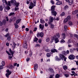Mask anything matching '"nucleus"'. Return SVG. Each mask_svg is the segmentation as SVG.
I'll list each match as a JSON object with an SVG mask.
<instances>
[{
  "label": "nucleus",
  "mask_w": 78,
  "mask_h": 78,
  "mask_svg": "<svg viewBox=\"0 0 78 78\" xmlns=\"http://www.w3.org/2000/svg\"><path fill=\"white\" fill-rule=\"evenodd\" d=\"M74 37H76V38H77V39H78V35L75 34L74 35Z\"/></svg>",
  "instance_id": "nucleus-47"
},
{
  "label": "nucleus",
  "mask_w": 78,
  "mask_h": 78,
  "mask_svg": "<svg viewBox=\"0 0 78 78\" xmlns=\"http://www.w3.org/2000/svg\"><path fill=\"white\" fill-rule=\"evenodd\" d=\"M55 27L54 25L53 24H51L50 28H53Z\"/></svg>",
  "instance_id": "nucleus-32"
},
{
  "label": "nucleus",
  "mask_w": 78,
  "mask_h": 78,
  "mask_svg": "<svg viewBox=\"0 0 78 78\" xmlns=\"http://www.w3.org/2000/svg\"><path fill=\"white\" fill-rule=\"evenodd\" d=\"M40 22L41 23H45V21H44V20L42 19H41Z\"/></svg>",
  "instance_id": "nucleus-22"
},
{
  "label": "nucleus",
  "mask_w": 78,
  "mask_h": 78,
  "mask_svg": "<svg viewBox=\"0 0 78 78\" xmlns=\"http://www.w3.org/2000/svg\"><path fill=\"white\" fill-rule=\"evenodd\" d=\"M34 42H36V41H38V38L35 37L34 39Z\"/></svg>",
  "instance_id": "nucleus-33"
},
{
  "label": "nucleus",
  "mask_w": 78,
  "mask_h": 78,
  "mask_svg": "<svg viewBox=\"0 0 78 78\" xmlns=\"http://www.w3.org/2000/svg\"><path fill=\"white\" fill-rule=\"evenodd\" d=\"M54 41H55V44L58 43V42H59V40H58V38L57 37H56L55 38Z\"/></svg>",
  "instance_id": "nucleus-13"
},
{
  "label": "nucleus",
  "mask_w": 78,
  "mask_h": 78,
  "mask_svg": "<svg viewBox=\"0 0 78 78\" xmlns=\"http://www.w3.org/2000/svg\"><path fill=\"white\" fill-rule=\"evenodd\" d=\"M51 52H52L53 53H55V52H58V51L56 50V49H53L51 50Z\"/></svg>",
  "instance_id": "nucleus-15"
},
{
  "label": "nucleus",
  "mask_w": 78,
  "mask_h": 78,
  "mask_svg": "<svg viewBox=\"0 0 78 78\" xmlns=\"http://www.w3.org/2000/svg\"><path fill=\"white\" fill-rule=\"evenodd\" d=\"M3 23H4V25H5L6 24V20H4L3 21Z\"/></svg>",
  "instance_id": "nucleus-39"
},
{
  "label": "nucleus",
  "mask_w": 78,
  "mask_h": 78,
  "mask_svg": "<svg viewBox=\"0 0 78 78\" xmlns=\"http://www.w3.org/2000/svg\"><path fill=\"white\" fill-rule=\"evenodd\" d=\"M55 6H52L51 7V11H55Z\"/></svg>",
  "instance_id": "nucleus-14"
},
{
  "label": "nucleus",
  "mask_w": 78,
  "mask_h": 78,
  "mask_svg": "<svg viewBox=\"0 0 78 78\" xmlns=\"http://www.w3.org/2000/svg\"><path fill=\"white\" fill-rule=\"evenodd\" d=\"M69 7L68 5H66L64 7V9H68Z\"/></svg>",
  "instance_id": "nucleus-44"
},
{
  "label": "nucleus",
  "mask_w": 78,
  "mask_h": 78,
  "mask_svg": "<svg viewBox=\"0 0 78 78\" xmlns=\"http://www.w3.org/2000/svg\"><path fill=\"white\" fill-rule=\"evenodd\" d=\"M40 47V45H39V44H37L36 46H35V47Z\"/></svg>",
  "instance_id": "nucleus-53"
},
{
  "label": "nucleus",
  "mask_w": 78,
  "mask_h": 78,
  "mask_svg": "<svg viewBox=\"0 0 78 78\" xmlns=\"http://www.w3.org/2000/svg\"><path fill=\"white\" fill-rule=\"evenodd\" d=\"M9 51L10 52L12 56H13V54H14V52H13V51H12L11 49H9Z\"/></svg>",
  "instance_id": "nucleus-20"
},
{
  "label": "nucleus",
  "mask_w": 78,
  "mask_h": 78,
  "mask_svg": "<svg viewBox=\"0 0 78 78\" xmlns=\"http://www.w3.org/2000/svg\"><path fill=\"white\" fill-rule=\"evenodd\" d=\"M23 47L25 49L27 48V42L25 41L24 44H23Z\"/></svg>",
  "instance_id": "nucleus-8"
},
{
  "label": "nucleus",
  "mask_w": 78,
  "mask_h": 78,
  "mask_svg": "<svg viewBox=\"0 0 78 78\" xmlns=\"http://www.w3.org/2000/svg\"><path fill=\"white\" fill-rule=\"evenodd\" d=\"M68 58L69 59H74L75 58V56L71 54L69 56Z\"/></svg>",
  "instance_id": "nucleus-5"
},
{
  "label": "nucleus",
  "mask_w": 78,
  "mask_h": 78,
  "mask_svg": "<svg viewBox=\"0 0 78 78\" xmlns=\"http://www.w3.org/2000/svg\"><path fill=\"white\" fill-rule=\"evenodd\" d=\"M63 69L64 70H67V66L66 65H65L63 66Z\"/></svg>",
  "instance_id": "nucleus-21"
},
{
  "label": "nucleus",
  "mask_w": 78,
  "mask_h": 78,
  "mask_svg": "<svg viewBox=\"0 0 78 78\" xmlns=\"http://www.w3.org/2000/svg\"><path fill=\"white\" fill-rule=\"evenodd\" d=\"M51 3H52V4H55V2H54V1H51Z\"/></svg>",
  "instance_id": "nucleus-59"
},
{
  "label": "nucleus",
  "mask_w": 78,
  "mask_h": 78,
  "mask_svg": "<svg viewBox=\"0 0 78 78\" xmlns=\"http://www.w3.org/2000/svg\"><path fill=\"white\" fill-rule=\"evenodd\" d=\"M64 76H66V77H68V76H69V75L68 74H65L64 75Z\"/></svg>",
  "instance_id": "nucleus-43"
},
{
  "label": "nucleus",
  "mask_w": 78,
  "mask_h": 78,
  "mask_svg": "<svg viewBox=\"0 0 78 78\" xmlns=\"http://www.w3.org/2000/svg\"><path fill=\"white\" fill-rule=\"evenodd\" d=\"M62 4V2L61 1H58L56 3L57 5H60Z\"/></svg>",
  "instance_id": "nucleus-17"
},
{
  "label": "nucleus",
  "mask_w": 78,
  "mask_h": 78,
  "mask_svg": "<svg viewBox=\"0 0 78 78\" xmlns=\"http://www.w3.org/2000/svg\"><path fill=\"white\" fill-rule=\"evenodd\" d=\"M55 20V17H54V18H53V17H52V16H50L49 17L50 22H48V24H51V23L53 22V20Z\"/></svg>",
  "instance_id": "nucleus-2"
},
{
  "label": "nucleus",
  "mask_w": 78,
  "mask_h": 78,
  "mask_svg": "<svg viewBox=\"0 0 78 78\" xmlns=\"http://www.w3.org/2000/svg\"><path fill=\"white\" fill-rule=\"evenodd\" d=\"M7 39L8 41H10L11 40V37H7Z\"/></svg>",
  "instance_id": "nucleus-52"
},
{
  "label": "nucleus",
  "mask_w": 78,
  "mask_h": 78,
  "mask_svg": "<svg viewBox=\"0 0 78 78\" xmlns=\"http://www.w3.org/2000/svg\"><path fill=\"white\" fill-rule=\"evenodd\" d=\"M29 54L30 57H31V56H32L33 55V53L32 52V51H30Z\"/></svg>",
  "instance_id": "nucleus-18"
},
{
  "label": "nucleus",
  "mask_w": 78,
  "mask_h": 78,
  "mask_svg": "<svg viewBox=\"0 0 78 78\" xmlns=\"http://www.w3.org/2000/svg\"><path fill=\"white\" fill-rule=\"evenodd\" d=\"M55 77L56 78H58L59 77V76L58 74H57L56 76H55Z\"/></svg>",
  "instance_id": "nucleus-51"
},
{
  "label": "nucleus",
  "mask_w": 78,
  "mask_h": 78,
  "mask_svg": "<svg viewBox=\"0 0 78 78\" xmlns=\"http://www.w3.org/2000/svg\"><path fill=\"white\" fill-rule=\"evenodd\" d=\"M7 5H9V6H11V2H10L9 1L8 2V4H7Z\"/></svg>",
  "instance_id": "nucleus-45"
},
{
  "label": "nucleus",
  "mask_w": 78,
  "mask_h": 78,
  "mask_svg": "<svg viewBox=\"0 0 78 78\" xmlns=\"http://www.w3.org/2000/svg\"><path fill=\"white\" fill-rule=\"evenodd\" d=\"M64 31H67V25H65L64 27Z\"/></svg>",
  "instance_id": "nucleus-24"
},
{
  "label": "nucleus",
  "mask_w": 78,
  "mask_h": 78,
  "mask_svg": "<svg viewBox=\"0 0 78 78\" xmlns=\"http://www.w3.org/2000/svg\"><path fill=\"white\" fill-rule=\"evenodd\" d=\"M51 13L52 14V15L54 16H56L57 14V12H56L55 11H52L51 12Z\"/></svg>",
  "instance_id": "nucleus-7"
},
{
  "label": "nucleus",
  "mask_w": 78,
  "mask_h": 78,
  "mask_svg": "<svg viewBox=\"0 0 78 78\" xmlns=\"http://www.w3.org/2000/svg\"><path fill=\"white\" fill-rule=\"evenodd\" d=\"M37 27H36L34 30V31H36V30H37Z\"/></svg>",
  "instance_id": "nucleus-57"
},
{
  "label": "nucleus",
  "mask_w": 78,
  "mask_h": 78,
  "mask_svg": "<svg viewBox=\"0 0 78 78\" xmlns=\"http://www.w3.org/2000/svg\"><path fill=\"white\" fill-rule=\"evenodd\" d=\"M59 56L60 58H61L62 60H63L64 58H65V56L64 55H62L61 54H60L59 55Z\"/></svg>",
  "instance_id": "nucleus-9"
},
{
  "label": "nucleus",
  "mask_w": 78,
  "mask_h": 78,
  "mask_svg": "<svg viewBox=\"0 0 78 78\" xmlns=\"http://www.w3.org/2000/svg\"><path fill=\"white\" fill-rule=\"evenodd\" d=\"M9 36V33L7 34L5 36V37H7Z\"/></svg>",
  "instance_id": "nucleus-46"
},
{
  "label": "nucleus",
  "mask_w": 78,
  "mask_h": 78,
  "mask_svg": "<svg viewBox=\"0 0 78 78\" xmlns=\"http://www.w3.org/2000/svg\"><path fill=\"white\" fill-rule=\"evenodd\" d=\"M48 70L49 72L50 73H53L54 72V71L53 70V69L52 68H50L48 69Z\"/></svg>",
  "instance_id": "nucleus-11"
},
{
  "label": "nucleus",
  "mask_w": 78,
  "mask_h": 78,
  "mask_svg": "<svg viewBox=\"0 0 78 78\" xmlns=\"http://www.w3.org/2000/svg\"><path fill=\"white\" fill-rule=\"evenodd\" d=\"M11 3H12V4L13 5H14V6H15L16 4V8H17L19 6V3H17V2H16V1L15 0H12L11 1Z\"/></svg>",
  "instance_id": "nucleus-1"
},
{
  "label": "nucleus",
  "mask_w": 78,
  "mask_h": 78,
  "mask_svg": "<svg viewBox=\"0 0 78 78\" xmlns=\"http://www.w3.org/2000/svg\"><path fill=\"white\" fill-rule=\"evenodd\" d=\"M12 56H9V58L10 60H11V59H12Z\"/></svg>",
  "instance_id": "nucleus-55"
},
{
  "label": "nucleus",
  "mask_w": 78,
  "mask_h": 78,
  "mask_svg": "<svg viewBox=\"0 0 78 78\" xmlns=\"http://www.w3.org/2000/svg\"><path fill=\"white\" fill-rule=\"evenodd\" d=\"M57 61H61V58H57L56 59Z\"/></svg>",
  "instance_id": "nucleus-50"
},
{
  "label": "nucleus",
  "mask_w": 78,
  "mask_h": 78,
  "mask_svg": "<svg viewBox=\"0 0 78 78\" xmlns=\"http://www.w3.org/2000/svg\"><path fill=\"white\" fill-rule=\"evenodd\" d=\"M30 6H29V8L30 9H32L34 6H36L35 4H33V3L31 2L30 3Z\"/></svg>",
  "instance_id": "nucleus-3"
},
{
  "label": "nucleus",
  "mask_w": 78,
  "mask_h": 78,
  "mask_svg": "<svg viewBox=\"0 0 78 78\" xmlns=\"http://www.w3.org/2000/svg\"><path fill=\"white\" fill-rule=\"evenodd\" d=\"M50 38H47L46 39V41L47 42H49V41H50Z\"/></svg>",
  "instance_id": "nucleus-36"
},
{
  "label": "nucleus",
  "mask_w": 78,
  "mask_h": 78,
  "mask_svg": "<svg viewBox=\"0 0 78 78\" xmlns=\"http://www.w3.org/2000/svg\"><path fill=\"white\" fill-rule=\"evenodd\" d=\"M30 58H27L26 59V61L27 62H28L29 61H30Z\"/></svg>",
  "instance_id": "nucleus-49"
},
{
  "label": "nucleus",
  "mask_w": 78,
  "mask_h": 78,
  "mask_svg": "<svg viewBox=\"0 0 78 78\" xmlns=\"http://www.w3.org/2000/svg\"><path fill=\"white\" fill-rule=\"evenodd\" d=\"M44 34L43 33V32H41L40 33V36L41 37H43V36H44Z\"/></svg>",
  "instance_id": "nucleus-23"
},
{
  "label": "nucleus",
  "mask_w": 78,
  "mask_h": 78,
  "mask_svg": "<svg viewBox=\"0 0 78 78\" xmlns=\"http://www.w3.org/2000/svg\"><path fill=\"white\" fill-rule=\"evenodd\" d=\"M78 10H76L74 11L72 13L73 14H77V13H78Z\"/></svg>",
  "instance_id": "nucleus-16"
},
{
  "label": "nucleus",
  "mask_w": 78,
  "mask_h": 78,
  "mask_svg": "<svg viewBox=\"0 0 78 78\" xmlns=\"http://www.w3.org/2000/svg\"><path fill=\"white\" fill-rule=\"evenodd\" d=\"M44 28V25H42L41 24H40L39 25V28L40 29H41V30H43Z\"/></svg>",
  "instance_id": "nucleus-12"
},
{
  "label": "nucleus",
  "mask_w": 78,
  "mask_h": 78,
  "mask_svg": "<svg viewBox=\"0 0 78 78\" xmlns=\"http://www.w3.org/2000/svg\"><path fill=\"white\" fill-rule=\"evenodd\" d=\"M37 67H38V65L37 64H35L34 65V70L35 71L37 70Z\"/></svg>",
  "instance_id": "nucleus-10"
},
{
  "label": "nucleus",
  "mask_w": 78,
  "mask_h": 78,
  "mask_svg": "<svg viewBox=\"0 0 78 78\" xmlns=\"http://www.w3.org/2000/svg\"><path fill=\"white\" fill-rule=\"evenodd\" d=\"M16 43H13L12 46L13 48H14L15 47H16Z\"/></svg>",
  "instance_id": "nucleus-37"
},
{
  "label": "nucleus",
  "mask_w": 78,
  "mask_h": 78,
  "mask_svg": "<svg viewBox=\"0 0 78 78\" xmlns=\"http://www.w3.org/2000/svg\"><path fill=\"white\" fill-rule=\"evenodd\" d=\"M62 35V37L63 39H64L66 38V34L65 33H63Z\"/></svg>",
  "instance_id": "nucleus-19"
},
{
  "label": "nucleus",
  "mask_w": 78,
  "mask_h": 78,
  "mask_svg": "<svg viewBox=\"0 0 78 78\" xmlns=\"http://www.w3.org/2000/svg\"><path fill=\"white\" fill-rule=\"evenodd\" d=\"M3 8L2 7V6L1 5L0 6V11H2L3 10Z\"/></svg>",
  "instance_id": "nucleus-38"
},
{
  "label": "nucleus",
  "mask_w": 78,
  "mask_h": 78,
  "mask_svg": "<svg viewBox=\"0 0 78 78\" xmlns=\"http://www.w3.org/2000/svg\"><path fill=\"white\" fill-rule=\"evenodd\" d=\"M5 8L7 11H8V10H9V9H10V7L8 6H7Z\"/></svg>",
  "instance_id": "nucleus-35"
},
{
  "label": "nucleus",
  "mask_w": 78,
  "mask_h": 78,
  "mask_svg": "<svg viewBox=\"0 0 78 78\" xmlns=\"http://www.w3.org/2000/svg\"><path fill=\"white\" fill-rule=\"evenodd\" d=\"M18 39H21V36H19L18 37Z\"/></svg>",
  "instance_id": "nucleus-64"
},
{
  "label": "nucleus",
  "mask_w": 78,
  "mask_h": 78,
  "mask_svg": "<svg viewBox=\"0 0 78 78\" xmlns=\"http://www.w3.org/2000/svg\"><path fill=\"white\" fill-rule=\"evenodd\" d=\"M61 16H65V12H62L61 14Z\"/></svg>",
  "instance_id": "nucleus-40"
},
{
  "label": "nucleus",
  "mask_w": 78,
  "mask_h": 78,
  "mask_svg": "<svg viewBox=\"0 0 78 78\" xmlns=\"http://www.w3.org/2000/svg\"><path fill=\"white\" fill-rule=\"evenodd\" d=\"M69 25L70 26H72L73 25V23L71 21H70L69 22Z\"/></svg>",
  "instance_id": "nucleus-30"
},
{
  "label": "nucleus",
  "mask_w": 78,
  "mask_h": 78,
  "mask_svg": "<svg viewBox=\"0 0 78 78\" xmlns=\"http://www.w3.org/2000/svg\"><path fill=\"white\" fill-rule=\"evenodd\" d=\"M46 55L47 57H48V58L49 57H50V56H51V55H50V54L49 53H48Z\"/></svg>",
  "instance_id": "nucleus-34"
},
{
  "label": "nucleus",
  "mask_w": 78,
  "mask_h": 78,
  "mask_svg": "<svg viewBox=\"0 0 78 78\" xmlns=\"http://www.w3.org/2000/svg\"><path fill=\"white\" fill-rule=\"evenodd\" d=\"M60 37V35H59V33H58L56 34V36L55 37Z\"/></svg>",
  "instance_id": "nucleus-28"
},
{
  "label": "nucleus",
  "mask_w": 78,
  "mask_h": 78,
  "mask_svg": "<svg viewBox=\"0 0 78 78\" xmlns=\"http://www.w3.org/2000/svg\"><path fill=\"white\" fill-rule=\"evenodd\" d=\"M70 40H69L68 41L67 44H69L70 43Z\"/></svg>",
  "instance_id": "nucleus-61"
},
{
  "label": "nucleus",
  "mask_w": 78,
  "mask_h": 78,
  "mask_svg": "<svg viewBox=\"0 0 78 78\" xmlns=\"http://www.w3.org/2000/svg\"><path fill=\"white\" fill-rule=\"evenodd\" d=\"M67 21H68V20L67 19V18L65 19L64 20V23H66V22H67Z\"/></svg>",
  "instance_id": "nucleus-41"
},
{
  "label": "nucleus",
  "mask_w": 78,
  "mask_h": 78,
  "mask_svg": "<svg viewBox=\"0 0 78 78\" xmlns=\"http://www.w3.org/2000/svg\"><path fill=\"white\" fill-rule=\"evenodd\" d=\"M17 10H19V8H15V11H17Z\"/></svg>",
  "instance_id": "nucleus-62"
},
{
  "label": "nucleus",
  "mask_w": 78,
  "mask_h": 78,
  "mask_svg": "<svg viewBox=\"0 0 78 78\" xmlns=\"http://www.w3.org/2000/svg\"><path fill=\"white\" fill-rule=\"evenodd\" d=\"M2 66H4L5 65V61H2Z\"/></svg>",
  "instance_id": "nucleus-31"
},
{
  "label": "nucleus",
  "mask_w": 78,
  "mask_h": 78,
  "mask_svg": "<svg viewBox=\"0 0 78 78\" xmlns=\"http://www.w3.org/2000/svg\"><path fill=\"white\" fill-rule=\"evenodd\" d=\"M5 18L6 19V21H9V19H8V16H6Z\"/></svg>",
  "instance_id": "nucleus-56"
},
{
  "label": "nucleus",
  "mask_w": 78,
  "mask_h": 78,
  "mask_svg": "<svg viewBox=\"0 0 78 78\" xmlns=\"http://www.w3.org/2000/svg\"><path fill=\"white\" fill-rule=\"evenodd\" d=\"M60 42L61 43H64V42H65V41H64L63 39H62V40Z\"/></svg>",
  "instance_id": "nucleus-48"
},
{
  "label": "nucleus",
  "mask_w": 78,
  "mask_h": 78,
  "mask_svg": "<svg viewBox=\"0 0 78 78\" xmlns=\"http://www.w3.org/2000/svg\"><path fill=\"white\" fill-rule=\"evenodd\" d=\"M66 2H68L69 3V5H72L73 3V1L72 0H65Z\"/></svg>",
  "instance_id": "nucleus-6"
},
{
  "label": "nucleus",
  "mask_w": 78,
  "mask_h": 78,
  "mask_svg": "<svg viewBox=\"0 0 78 78\" xmlns=\"http://www.w3.org/2000/svg\"><path fill=\"white\" fill-rule=\"evenodd\" d=\"M45 51H48V52L50 51V49H47L45 50Z\"/></svg>",
  "instance_id": "nucleus-60"
},
{
  "label": "nucleus",
  "mask_w": 78,
  "mask_h": 78,
  "mask_svg": "<svg viewBox=\"0 0 78 78\" xmlns=\"http://www.w3.org/2000/svg\"><path fill=\"white\" fill-rule=\"evenodd\" d=\"M21 20V19H19L18 20L16 21V23H19L20 22V21Z\"/></svg>",
  "instance_id": "nucleus-29"
},
{
  "label": "nucleus",
  "mask_w": 78,
  "mask_h": 78,
  "mask_svg": "<svg viewBox=\"0 0 78 78\" xmlns=\"http://www.w3.org/2000/svg\"><path fill=\"white\" fill-rule=\"evenodd\" d=\"M70 51L71 53H73V50L72 49H70Z\"/></svg>",
  "instance_id": "nucleus-42"
},
{
  "label": "nucleus",
  "mask_w": 78,
  "mask_h": 78,
  "mask_svg": "<svg viewBox=\"0 0 78 78\" xmlns=\"http://www.w3.org/2000/svg\"><path fill=\"white\" fill-rule=\"evenodd\" d=\"M14 25L15 26V28H16V29H17V28H18L19 27V26H18V25L16 23H15Z\"/></svg>",
  "instance_id": "nucleus-26"
},
{
  "label": "nucleus",
  "mask_w": 78,
  "mask_h": 78,
  "mask_svg": "<svg viewBox=\"0 0 78 78\" xmlns=\"http://www.w3.org/2000/svg\"><path fill=\"white\" fill-rule=\"evenodd\" d=\"M37 37H39V36H40V34L39 33H38L37 35Z\"/></svg>",
  "instance_id": "nucleus-58"
},
{
  "label": "nucleus",
  "mask_w": 78,
  "mask_h": 78,
  "mask_svg": "<svg viewBox=\"0 0 78 78\" xmlns=\"http://www.w3.org/2000/svg\"><path fill=\"white\" fill-rule=\"evenodd\" d=\"M26 30L27 31H29V29L28 28H26Z\"/></svg>",
  "instance_id": "nucleus-63"
},
{
  "label": "nucleus",
  "mask_w": 78,
  "mask_h": 78,
  "mask_svg": "<svg viewBox=\"0 0 78 78\" xmlns=\"http://www.w3.org/2000/svg\"><path fill=\"white\" fill-rule=\"evenodd\" d=\"M7 73L6 74V77H8L11 74V71H10L9 69H7L6 70Z\"/></svg>",
  "instance_id": "nucleus-4"
},
{
  "label": "nucleus",
  "mask_w": 78,
  "mask_h": 78,
  "mask_svg": "<svg viewBox=\"0 0 78 78\" xmlns=\"http://www.w3.org/2000/svg\"><path fill=\"white\" fill-rule=\"evenodd\" d=\"M15 13L14 12H12L9 13V16H12V15H14Z\"/></svg>",
  "instance_id": "nucleus-27"
},
{
  "label": "nucleus",
  "mask_w": 78,
  "mask_h": 78,
  "mask_svg": "<svg viewBox=\"0 0 78 78\" xmlns=\"http://www.w3.org/2000/svg\"><path fill=\"white\" fill-rule=\"evenodd\" d=\"M67 19L69 20H70V16H68L67 17Z\"/></svg>",
  "instance_id": "nucleus-54"
},
{
  "label": "nucleus",
  "mask_w": 78,
  "mask_h": 78,
  "mask_svg": "<svg viewBox=\"0 0 78 78\" xmlns=\"http://www.w3.org/2000/svg\"><path fill=\"white\" fill-rule=\"evenodd\" d=\"M2 1L3 3H5V4H6V5H7L8 3V2L6 1V0H2Z\"/></svg>",
  "instance_id": "nucleus-25"
}]
</instances>
